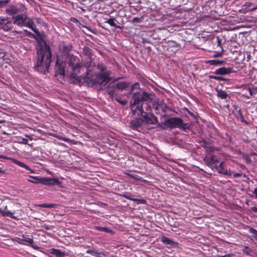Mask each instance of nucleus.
Listing matches in <instances>:
<instances>
[{
    "label": "nucleus",
    "mask_w": 257,
    "mask_h": 257,
    "mask_svg": "<svg viewBox=\"0 0 257 257\" xmlns=\"http://www.w3.org/2000/svg\"><path fill=\"white\" fill-rule=\"evenodd\" d=\"M150 95L146 92H135L131 101V109L133 115L144 117L152 111L150 104L147 101Z\"/></svg>",
    "instance_id": "obj_1"
},
{
    "label": "nucleus",
    "mask_w": 257,
    "mask_h": 257,
    "mask_svg": "<svg viewBox=\"0 0 257 257\" xmlns=\"http://www.w3.org/2000/svg\"><path fill=\"white\" fill-rule=\"evenodd\" d=\"M37 60L34 68L35 70L46 74L52 62V53L50 46L46 42L40 43L37 48Z\"/></svg>",
    "instance_id": "obj_2"
},
{
    "label": "nucleus",
    "mask_w": 257,
    "mask_h": 257,
    "mask_svg": "<svg viewBox=\"0 0 257 257\" xmlns=\"http://www.w3.org/2000/svg\"><path fill=\"white\" fill-rule=\"evenodd\" d=\"M72 49V45L71 44H63L59 47L60 51L64 54L66 55L70 58L69 62V66L71 67L72 70L71 76L75 77L77 74H79L82 65L79 62V59L73 56L70 55L69 52Z\"/></svg>",
    "instance_id": "obj_3"
},
{
    "label": "nucleus",
    "mask_w": 257,
    "mask_h": 257,
    "mask_svg": "<svg viewBox=\"0 0 257 257\" xmlns=\"http://www.w3.org/2000/svg\"><path fill=\"white\" fill-rule=\"evenodd\" d=\"M90 70L88 68L86 72V77L90 79V81H92L93 84L102 85L106 84L111 80L110 75L111 74V71H105V72L97 73L95 77L90 78L89 76Z\"/></svg>",
    "instance_id": "obj_4"
},
{
    "label": "nucleus",
    "mask_w": 257,
    "mask_h": 257,
    "mask_svg": "<svg viewBox=\"0 0 257 257\" xmlns=\"http://www.w3.org/2000/svg\"><path fill=\"white\" fill-rule=\"evenodd\" d=\"M28 19L27 14L26 13L17 14L12 17V24H14L20 27H24V24Z\"/></svg>",
    "instance_id": "obj_5"
},
{
    "label": "nucleus",
    "mask_w": 257,
    "mask_h": 257,
    "mask_svg": "<svg viewBox=\"0 0 257 257\" xmlns=\"http://www.w3.org/2000/svg\"><path fill=\"white\" fill-rule=\"evenodd\" d=\"M40 184L46 186L57 185L59 187H62V182L56 178L41 177L39 180Z\"/></svg>",
    "instance_id": "obj_6"
},
{
    "label": "nucleus",
    "mask_w": 257,
    "mask_h": 257,
    "mask_svg": "<svg viewBox=\"0 0 257 257\" xmlns=\"http://www.w3.org/2000/svg\"><path fill=\"white\" fill-rule=\"evenodd\" d=\"M181 122V118L177 117H170L165 120L163 125L166 127L173 128H178L179 123Z\"/></svg>",
    "instance_id": "obj_7"
},
{
    "label": "nucleus",
    "mask_w": 257,
    "mask_h": 257,
    "mask_svg": "<svg viewBox=\"0 0 257 257\" xmlns=\"http://www.w3.org/2000/svg\"><path fill=\"white\" fill-rule=\"evenodd\" d=\"M83 52L87 56V60L83 63V66L88 69L92 66V50L88 47H84L83 48Z\"/></svg>",
    "instance_id": "obj_8"
},
{
    "label": "nucleus",
    "mask_w": 257,
    "mask_h": 257,
    "mask_svg": "<svg viewBox=\"0 0 257 257\" xmlns=\"http://www.w3.org/2000/svg\"><path fill=\"white\" fill-rule=\"evenodd\" d=\"M13 28L12 22L9 20V18L0 17V30L2 29L4 31L8 32L12 30Z\"/></svg>",
    "instance_id": "obj_9"
},
{
    "label": "nucleus",
    "mask_w": 257,
    "mask_h": 257,
    "mask_svg": "<svg viewBox=\"0 0 257 257\" xmlns=\"http://www.w3.org/2000/svg\"><path fill=\"white\" fill-rule=\"evenodd\" d=\"M166 44L167 45L165 46L166 51L168 52V55L170 56L174 55L180 48L179 44L173 41H169Z\"/></svg>",
    "instance_id": "obj_10"
},
{
    "label": "nucleus",
    "mask_w": 257,
    "mask_h": 257,
    "mask_svg": "<svg viewBox=\"0 0 257 257\" xmlns=\"http://www.w3.org/2000/svg\"><path fill=\"white\" fill-rule=\"evenodd\" d=\"M214 170H216L218 173L227 176H231L232 173L230 170H228L223 162H221L218 165H215Z\"/></svg>",
    "instance_id": "obj_11"
},
{
    "label": "nucleus",
    "mask_w": 257,
    "mask_h": 257,
    "mask_svg": "<svg viewBox=\"0 0 257 257\" xmlns=\"http://www.w3.org/2000/svg\"><path fill=\"white\" fill-rule=\"evenodd\" d=\"M204 161L207 166L210 167L214 170V168H215V165L219 162V161L217 158L214 155H210L207 156L204 158Z\"/></svg>",
    "instance_id": "obj_12"
},
{
    "label": "nucleus",
    "mask_w": 257,
    "mask_h": 257,
    "mask_svg": "<svg viewBox=\"0 0 257 257\" xmlns=\"http://www.w3.org/2000/svg\"><path fill=\"white\" fill-rule=\"evenodd\" d=\"M144 123V120L142 118H135L130 121L131 127L136 131H139L141 128V126Z\"/></svg>",
    "instance_id": "obj_13"
},
{
    "label": "nucleus",
    "mask_w": 257,
    "mask_h": 257,
    "mask_svg": "<svg viewBox=\"0 0 257 257\" xmlns=\"http://www.w3.org/2000/svg\"><path fill=\"white\" fill-rule=\"evenodd\" d=\"M21 9L14 5H9L6 8V13L9 16H15L20 12Z\"/></svg>",
    "instance_id": "obj_14"
},
{
    "label": "nucleus",
    "mask_w": 257,
    "mask_h": 257,
    "mask_svg": "<svg viewBox=\"0 0 257 257\" xmlns=\"http://www.w3.org/2000/svg\"><path fill=\"white\" fill-rule=\"evenodd\" d=\"M143 117L144 118V122L148 124H155L158 121V118L152 113V111L150 114L145 115Z\"/></svg>",
    "instance_id": "obj_15"
},
{
    "label": "nucleus",
    "mask_w": 257,
    "mask_h": 257,
    "mask_svg": "<svg viewBox=\"0 0 257 257\" xmlns=\"http://www.w3.org/2000/svg\"><path fill=\"white\" fill-rule=\"evenodd\" d=\"M0 213H1L3 216H8L12 219H18L17 217L13 215V213L7 210V206L3 205L2 203L0 204Z\"/></svg>",
    "instance_id": "obj_16"
},
{
    "label": "nucleus",
    "mask_w": 257,
    "mask_h": 257,
    "mask_svg": "<svg viewBox=\"0 0 257 257\" xmlns=\"http://www.w3.org/2000/svg\"><path fill=\"white\" fill-rule=\"evenodd\" d=\"M232 68L231 67H222L221 68H219L218 69H217L213 73L214 74L216 75H223L226 74H229L231 72H232Z\"/></svg>",
    "instance_id": "obj_17"
},
{
    "label": "nucleus",
    "mask_w": 257,
    "mask_h": 257,
    "mask_svg": "<svg viewBox=\"0 0 257 257\" xmlns=\"http://www.w3.org/2000/svg\"><path fill=\"white\" fill-rule=\"evenodd\" d=\"M24 27H27L31 29L38 36H40L39 31L36 29V25L31 19H29L28 21H26L24 24Z\"/></svg>",
    "instance_id": "obj_18"
},
{
    "label": "nucleus",
    "mask_w": 257,
    "mask_h": 257,
    "mask_svg": "<svg viewBox=\"0 0 257 257\" xmlns=\"http://www.w3.org/2000/svg\"><path fill=\"white\" fill-rule=\"evenodd\" d=\"M123 197L126 199L133 201L137 203V204H145L147 203V201L144 199H137L132 197V195L130 193H125L123 195Z\"/></svg>",
    "instance_id": "obj_19"
},
{
    "label": "nucleus",
    "mask_w": 257,
    "mask_h": 257,
    "mask_svg": "<svg viewBox=\"0 0 257 257\" xmlns=\"http://www.w3.org/2000/svg\"><path fill=\"white\" fill-rule=\"evenodd\" d=\"M12 161L14 164L17 165L18 166L29 171L31 173H35V170L31 169L27 165L24 163L23 162L15 159H13Z\"/></svg>",
    "instance_id": "obj_20"
},
{
    "label": "nucleus",
    "mask_w": 257,
    "mask_h": 257,
    "mask_svg": "<svg viewBox=\"0 0 257 257\" xmlns=\"http://www.w3.org/2000/svg\"><path fill=\"white\" fill-rule=\"evenodd\" d=\"M55 70L56 73L60 75H65V69L64 67L63 64V62L60 64H59L58 60L57 59L55 64Z\"/></svg>",
    "instance_id": "obj_21"
},
{
    "label": "nucleus",
    "mask_w": 257,
    "mask_h": 257,
    "mask_svg": "<svg viewBox=\"0 0 257 257\" xmlns=\"http://www.w3.org/2000/svg\"><path fill=\"white\" fill-rule=\"evenodd\" d=\"M161 241L164 244L166 245H170L173 247H176L178 245V243L174 241L168 237L163 236L161 239Z\"/></svg>",
    "instance_id": "obj_22"
},
{
    "label": "nucleus",
    "mask_w": 257,
    "mask_h": 257,
    "mask_svg": "<svg viewBox=\"0 0 257 257\" xmlns=\"http://www.w3.org/2000/svg\"><path fill=\"white\" fill-rule=\"evenodd\" d=\"M50 252L51 254L55 255L57 257H64L66 255L65 251H62L58 249L52 248L50 249Z\"/></svg>",
    "instance_id": "obj_23"
},
{
    "label": "nucleus",
    "mask_w": 257,
    "mask_h": 257,
    "mask_svg": "<svg viewBox=\"0 0 257 257\" xmlns=\"http://www.w3.org/2000/svg\"><path fill=\"white\" fill-rule=\"evenodd\" d=\"M235 117L237 120H239L241 122L245 123L246 124H248L247 122L244 119V116L240 109H239L236 111V113H235Z\"/></svg>",
    "instance_id": "obj_24"
},
{
    "label": "nucleus",
    "mask_w": 257,
    "mask_h": 257,
    "mask_svg": "<svg viewBox=\"0 0 257 257\" xmlns=\"http://www.w3.org/2000/svg\"><path fill=\"white\" fill-rule=\"evenodd\" d=\"M130 83L126 81L119 82L115 84V88L118 90H123L128 87Z\"/></svg>",
    "instance_id": "obj_25"
},
{
    "label": "nucleus",
    "mask_w": 257,
    "mask_h": 257,
    "mask_svg": "<svg viewBox=\"0 0 257 257\" xmlns=\"http://www.w3.org/2000/svg\"><path fill=\"white\" fill-rule=\"evenodd\" d=\"M206 63L211 65L220 66L225 64L226 61L223 60L213 59L208 60V61L206 62Z\"/></svg>",
    "instance_id": "obj_26"
},
{
    "label": "nucleus",
    "mask_w": 257,
    "mask_h": 257,
    "mask_svg": "<svg viewBox=\"0 0 257 257\" xmlns=\"http://www.w3.org/2000/svg\"><path fill=\"white\" fill-rule=\"evenodd\" d=\"M216 91L217 92V97L221 99H226L229 97L228 94L225 91L222 89H218V88H216Z\"/></svg>",
    "instance_id": "obj_27"
},
{
    "label": "nucleus",
    "mask_w": 257,
    "mask_h": 257,
    "mask_svg": "<svg viewBox=\"0 0 257 257\" xmlns=\"http://www.w3.org/2000/svg\"><path fill=\"white\" fill-rule=\"evenodd\" d=\"M95 228L99 231L104 232L106 233H108L110 234H112L113 233V231L112 229H110L109 227H102V226H95Z\"/></svg>",
    "instance_id": "obj_28"
},
{
    "label": "nucleus",
    "mask_w": 257,
    "mask_h": 257,
    "mask_svg": "<svg viewBox=\"0 0 257 257\" xmlns=\"http://www.w3.org/2000/svg\"><path fill=\"white\" fill-rule=\"evenodd\" d=\"M178 128L184 132H187L190 129V126L187 123H184L183 119L181 118V122L179 123Z\"/></svg>",
    "instance_id": "obj_29"
},
{
    "label": "nucleus",
    "mask_w": 257,
    "mask_h": 257,
    "mask_svg": "<svg viewBox=\"0 0 257 257\" xmlns=\"http://www.w3.org/2000/svg\"><path fill=\"white\" fill-rule=\"evenodd\" d=\"M115 21H116V20L114 18L111 17L109 19H108L105 22V23L108 24L110 26H111L112 27H114L117 29H120L121 28V27L119 26L116 25L115 23Z\"/></svg>",
    "instance_id": "obj_30"
},
{
    "label": "nucleus",
    "mask_w": 257,
    "mask_h": 257,
    "mask_svg": "<svg viewBox=\"0 0 257 257\" xmlns=\"http://www.w3.org/2000/svg\"><path fill=\"white\" fill-rule=\"evenodd\" d=\"M97 68L100 72H105V71H110L107 69V66L102 63H98L97 65Z\"/></svg>",
    "instance_id": "obj_31"
},
{
    "label": "nucleus",
    "mask_w": 257,
    "mask_h": 257,
    "mask_svg": "<svg viewBox=\"0 0 257 257\" xmlns=\"http://www.w3.org/2000/svg\"><path fill=\"white\" fill-rule=\"evenodd\" d=\"M29 177L30 178L33 179V180L28 179V182H31L32 183H34L35 184H40V183L39 182H40L39 180L41 179V177H39L38 176H31V175H29Z\"/></svg>",
    "instance_id": "obj_32"
},
{
    "label": "nucleus",
    "mask_w": 257,
    "mask_h": 257,
    "mask_svg": "<svg viewBox=\"0 0 257 257\" xmlns=\"http://www.w3.org/2000/svg\"><path fill=\"white\" fill-rule=\"evenodd\" d=\"M41 207L43 208H55L56 206V205L55 204H52V203H43L39 205Z\"/></svg>",
    "instance_id": "obj_33"
},
{
    "label": "nucleus",
    "mask_w": 257,
    "mask_h": 257,
    "mask_svg": "<svg viewBox=\"0 0 257 257\" xmlns=\"http://www.w3.org/2000/svg\"><path fill=\"white\" fill-rule=\"evenodd\" d=\"M22 241L28 242L30 244H32L34 243V240L32 238L27 237L26 236H23L22 238L21 239Z\"/></svg>",
    "instance_id": "obj_34"
},
{
    "label": "nucleus",
    "mask_w": 257,
    "mask_h": 257,
    "mask_svg": "<svg viewBox=\"0 0 257 257\" xmlns=\"http://www.w3.org/2000/svg\"><path fill=\"white\" fill-rule=\"evenodd\" d=\"M60 139L65 142L68 143H71V144H74V145L76 144V142H75V141H74L73 140H71L68 138L62 137Z\"/></svg>",
    "instance_id": "obj_35"
},
{
    "label": "nucleus",
    "mask_w": 257,
    "mask_h": 257,
    "mask_svg": "<svg viewBox=\"0 0 257 257\" xmlns=\"http://www.w3.org/2000/svg\"><path fill=\"white\" fill-rule=\"evenodd\" d=\"M143 20H144L143 17H141V18L135 17L132 19V22L133 23H141L143 21Z\"/></svg>",
    "instance_id": "obj_36"
},
{
    "label": "nucleus",
    "mask_w": 257,
    "mask_h": 257,
    "mask_svg": "<svg viewBox=\"0 0 257 257\" xmlns=\"http://www.w3.org/2000/svg\"><path fill=\"white\" fill-rule=\"evenodd\" d=\"M221 52H217L215 54H213V55L212 56V57L213 58H218V57H220L222 56L223 55V48L221 47Z\"/></svg>",
    "instance_id": "obj_37"
},
{
    "label": "nucleus",
    "mask_w": 257,
    "mask_h": 257,
    "mask_svg": "<svg viewBox=\"0 0 257 257\" xmlns=\"http://www.w3.org/2000/svg\"><path fill=\"white\" fill-rule=\"evenodd\" d=\"M86 252L87 253L92 254V255H95L96 256H98V254H99V253H98V252L95 251L93 250H91V249L87 250L86 251Z\"/></svg>",
    "instance_id": "obj_38"
},
{
    "label": "nucleus",
    "mask_w": 257,
    "mask_h": 257,
    "mask_svg": "<svg viewBox=\"0 0 257 257\" xmlns=\"http://www.w3.org/2000/svg\"><path fill=\"white\" fill-rule=\"evenodd\" d=\"M10 0H5L3 1H0V8H2L7 5Z\"/></svg>",
    "instance_id": "obj_39"
},
{
    "label": "nucleus",
    "mask_w": 257,
    "mask_h": 257,
    "mask_svg": "<svg viewBox=\"0 0 257 257\" xmlns=\"http://www.w3.org/2000/svg\"><path fill=\"white\" fill-rule=\"evenodd\" d=\"M250 232L254 235V237L257 240V230L253 228H251Z\"/></svg>",
    "instance_id": "obj_40"
},
{
    "label": "nucleus",
    "mask_w": 257,
    "mask_h": 257,
    "mask_svg": "<svg viewBox=\"0 0 257 257\" xmlns=\"http://www.w3.org/2000/svg\"><path fill=\"white\" fill-rule=\"evenodd\" d=\"M139 85H140V84L139 83H137V82L135 83V84H134L132 85L131 91H134V89L139 88Z\"/></svg>",
    "instance_id": "obj_41"
},
{
    "label": "nucleus",
    "mask_w": 257,
    "mask_h": 257,
    "mask_svg": "<svg viewBox=\"0 0 257 257\" xmlns=\"http://www.w3.org/2000/svg\"><path fill=\"white\" fill-rule=\"evenodd\" d=\"M42 227L45 229H46V230H52V227H50V226L48 225H46V224H44L42 226Z\"/></svg>",
    "instance_id": "obj_42"
},
{
    "label": "nucleus",
    "mask_w": 257,
    "mask_h": 257,
    "mask_svg": "<svg viewBox=\"0 0 257 257\" xmlns=\"http://www.w3.org/2000/svg\"><path fill=\"white\" fill-rule=\"evenodd\" d=\"M24 32L25 33V34L29 36V37H34V35L31 32L28 31V30H24Z\"/></svg>",
    "instance_id": "obj_43"
},
{
    "label": "nucleus",
    "mask_w": 257,
    "mask_h": 257,
    "mask_svg": "<svg viewBox=\"0 0 257 257\" xmlns=\"http://www.w3.org/2000/svg\"><path fill=\"white\" fill-rule=\"evenodd\" d=\"M233 254H225V255H217L216 257H231L232 256H233Z\"/></svg>",
    "instance_id": "obj_44"
},
{
    "label": "nucleus",
    "mask_w": 257,
    "mask_h": 257,
    "mask_svg": "<svg viewBox=\"0 0 257 257\" xmlns=\"http://www.w3.org/2000/svg\"><path fill=\"white\" fill-rule=\"evenodd\" d=\"M217 46H220L221 48V41L218 37H217Z\"/></svg>",
    "instance_id": "obj_45"
},
{
    "label": "nucleus",
    "mask_w": 257,
    "mask_h": 257,
    "mask_svg": "<svg viewBox=\"0 0 257 257\" xmlns=\"http://www.w3.org/2000/svg\"><path fill=\"white\" fill-rule=\"evenodd\" d=\"M22 143L24 144H28V140L26 138H22Z\"/></svg>",
    "instance_id": "obj_46"
},
{
    "label": "nucleus",
    "mask_w": 257,
    "mask_h": 257,
    "mask_svg": "<svg viewBox=\"0 0 257 257\" xmlns=\"http://www.w3.org/2000/svg\"><path fill=\"white\" fill-rule=\"evenodd\" d=\"M242 174L238 173H235L233 174V177L234 178H238L241 176Z\"/></svg>",
    "instance_id": "obj_47"
},
{
    "label": "nucleus",
    "mask_w": 257,
    "mask_h": 257,
    "mask_svg": "<svg viewBox=\"0 0 257 257\" xmlns=\"http://www.w3.org/2000/svg\"><path fill=\"white\" fill-rule=\"evenodd\" d=\"M70 21L71 22H72L73 23H75L78 22V20L75 18H71Z\"/></svg>",
    "instance_id": "obj_48"
},
{
    "label": "nucleus",
    "mask_w": 257,
    "mask_h": 257,
    "mask_svg": "<svg viewBox=\"0 0 257 257\" xmlns=\"http://www.w3.org/2000/svg\"><path fill=\"white\" fill-rule=\"evenodd\" d=\"M250 210L253 212H257V207H251L250 208Z\"/></svg>",
    "instance_id": "obj_49"
},
{
    "label": "nucleus",
    "mask_w": 257,
    "mask_h": 257,
    "mask_svg": "<svg viewBox=\"0 0 257 257\" xmlns=\"http://www.w3.org/2000/svg\"><path fill=\"white\" fill-rule=\"evenodd\" d=\"M117 101L119 102L120 103L122 104V105H125L126 103V101H120L118 99H116Z\"/></svg>",
    "instance_id": "obj_50"
},
{
    "label": "nucleus",
    "mask_w": 257,
    "mask_h": 257,
    "mask_svg": "<svg viewBox=\"0 0 257 257\" xmlns=\"http://www.w3.org/2000/svg\"><path fill=\"white\" fill-rule=\"evenodd\" d=\"M217 76H215V75H209V77L211 79H214V80H216V79H217Z\"/></svg>",
    "instance_id": "obj_51"
},
{
    "label": "nucleus",
    "mask_w": 257,
    "mask_h": 257,
    "mask_svg": "<svg viewBox=\"0 0 257 257\" xmlns=\"http://www.w3.org/2000/svg\"><path fill=\"white\" fill-rule=\"evenodd\" d=\"M253 193L255 195V198L257 199V188L254 189Z\"/></svg>",
    "instance_id": "obj_52"
},
{
    "label": "nucleus",
    "mask_w": 257,
    "mask_h": 257,
    "mask_svg": "<svg viewBox=\"0 0 257 257\" xmlns=\"http://www.w3.org/2000/svg\"><path fill=\"white\" fill-rule=\"evenodd\" d=\"M223 77L222 76H217V79H216V80H218V81H222L223 80Z\"/></svg>",
    "instance_id": "obj_53"
},
{
    "label": "nucleus",
    "mask_w": 257,
    "mask_h": 257,
    "mask_svg": "<svg viewBox=\"0 0 257 257\" xmlns=\"http://www.w3.org/2000/svg\"><path fill=\"white\" fill-rule=\"evenodd\" d=\"M187 112H188V114H190L191 116H195L194 114L192 112H191L189 110H188V109H187Z\"/></svg>",
    "instance_id": "obj_54"
},
{
    "label": "nucleus",
    "mask_w": 257,
    "mask_h": 257,
    "mask_svg": "<svg viewBox=\"0 0 257 257\" xmlns=\"http://www.w3.org/2000/svg\"><path fill=\"white\" fill-rule=\"evenodd\" d=\"M253 91L254 93H257V86H255L253 88Z\"/></svg>",
    "instance_id": "obj_55"
},
{
    "label": "nucleus",
    "mask_w": 257,
    "mask_h": 257,
    "mask_svg": "<svg viewBox=\"0 0 257 257\" xmlns=\"http://www.w3.org/2000/svg\"><path fill=\"white\" fill-rule=\"evenodd\" d=\"M5 171L4 170H2L1 168H0V176H1V175L2 174H5Z\"/></svg>",
    "instance_id": "obj_56"
},
{
    "label": "nucleus",
    "mask_w": 257,
    "mask_h": 257,
    "mask_svg": "<svg viewBox=\"0 0 257 257\" xmlns=\"http://www.w3.org/2000/svg\"><path fill=\"white\" fill-rule=\"evenodd\" d=\"M3 158V159H9L7 157L4 156V155H0V159Z\"/></svg>",
    "instance_id": "obj_57"
},
{
    "label": "nucleus",
    "mask_w": 257,
    "mask_h": 257,
    "mask_svg": "<svg viewBox=\"0 0 257 257\" xmlns=\"http://www.w3.org/2000/svg\"><path fill=\"white\" fill-rule=\"evenodd\" d=\"M256 154L255 153H251L250 154H249V156H256Z\"/></svg>",
    "instance_id": "obj_58"
},
{
    "label": "nucleus",
    "mask_w": 257,
    "mask_h": 257,
    "mask_svg": "<svg viewBox=\"0 0 257 257\" xmlns=\"http://www.w3.org/2000/svg\"><path fill=\"white\" fill-rule=\"evenodd\" d=\"M158 126H159V127H161V128H163V129H165V127H164L163 126V125H161V124H158Z\"/></svg>",
    "instance_id": "obj_59"
},
{
    "label": "nucleus",
    "mask_w": 257,
    "mask_h": 257,
    "mask_svg": "<svg viewBox=\"0 0 257 257\" xmlns=\"http://www.w3.org/2000/svg\"><path fill=\"white\" fill-rule=\"evenodd\" d=\"M228 79L225 78H224V77L223 78V80H222V81H228Z\"/></svg>",
    "instance_id": "obj_60"
},
{
    "label": "nucleus",
    "mask_w": 257,
    "mask_h": 257,
    "mask_svg": "<svg viewBox=\"0 0 257 257\" xmlns=\"http://www.w3.org/2000/svg\"><path fill=\"white\" fill-rule=\"evenodd\" d=\"M26 137H28L29 138H30V139L31 140H32V138L31 137L29 136H28V135H27V136H26Z\"/></svg>",
    "instance_id": "obj_61"
},
{
    "label": "nucleus",
    "mask_w": 257,
    "mask_h": 257,
    "mask_svg": "<svg viewBox=\"0 0 257 257\" xmlns=\"http://www.w3.org/2000/svg\"><path fill=\"white\" fill-rule=\"evenodd\" d=\"M113 92L112 91H110V92H109V94L110 95H112V94H113Z\"/></svg>",
    "instance_id": "obj_62"
},
{
    "label": "nucleus",
    "mask_w": 257,
    "mask_h": 257,
    "mask_svg": "<svg viewBox=\"0 0 257 257\" xmlns=\"http://www.w3.org/2000/svg\"><path fill=\"white\" fill-rule=\"evenodd\" d=\"M16 33H17V34H21V32H19V31H16L15 32Z\"/></svg>",
    "instance_id": "obj_63"
},
{
    "label": "nucleus",
    "mask_w": 257,
    "mask_h": 257,
    "mask_svg": "<svg viewBox=\"0 0 257 257\" xmlns=\"http://www.w3.org/2000/svg\"><path fill=\"white\" fill-rule=\"evenodd\" d=\"M249 93H250V95H252V92H251V90H249Z\"/></svg>",
    "instance_id": "obj_64"
}]
</instances>
